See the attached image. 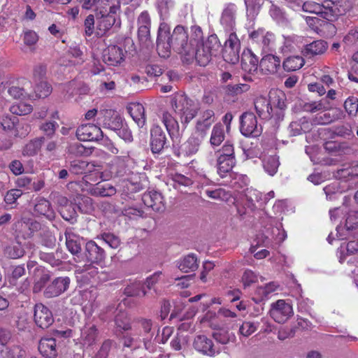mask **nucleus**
Segmentation results:
<instances>
[{
    "label": "nucleus",
    "mask_w": 358,
    "mask_h": 358,
    "mask_svg": "<svg viewBox=\"0 0 358 358\" xmlns=\"http://www.w3.org/2000/svg\"><path fill=\"white\" fill-rule=\"evenodd\" d=\"M36 213L45 216L49 220H52L55 217V213L51 207L49 201L41 198L39 199L34 206Z\"/></svg>",
    "instance_id": "obj_34"
},
{
    "label": "nucleus",
    "mask_w": 358,
    "mask_h": 358,
    "mask_svg": "<svg viewBox=\"0 0 358 358\" xmlns=\"http://www.w3.org/2000/svg\"><path fill=\"white\" fill-rule=\"evenodd\" d=\"M258 57L249 49L244 50L241 60L242 69L249 73H254L257 71L259 66Z\"/></svg>",
    "instance_id": "obj_24"
},
{
    "label": "nucleus",
    "mask_w": 358,
    "mask_h": 358,
    "mask_svg": "<svg viewBox=\"0 0 358 358\" xmlns=\"http://www.w3.org/2000/svg\"><path fill=\"white\" fill-rule=\"evenodd\" d=\"M241 43L236 34L231 32L222 47L221 53L225 62L235 64L239 61Z\"/></svg>",
    "instance_id": "obj_6"
},
{
    "label": "nucleus",
    "mask_w": 358,
    "mask_h": 358,
    "mask_svg": "<svg viewBox=\"0 0 358 358\" xmlns=\"http://www.w3.org/2000/svg\"><path fill=\"white\" fill-rule=\"evenodd\" d=\"M39 36L31 30L26 31L24 34V44L27 46V50L30 53H35L36 50V43L38 41Z\"/></svg>",
    "instance_id": "obj_43"
},
{
    "label": "nucleus",
    "mask_w": 358,
    "mask_h": 358,
    "mask_svg": "<svg viewBox=\"0 0 358 358\" xmlns=\"http://www.w3.org/2000/svg\"><path fill=\"white\" fill-rule=\"evenodd\" d=\"M172 45L168 37V24L162 22L159 24L157 38V50L161 57L166 58L171 55Z\"/></svg>",
    "instance_id": "obj_12"
},
{
    "label": "nucleus",
    "mask_w": 358,
    "mask_h": 358,
    "mask_svg": "<svg viewBox=\"0 0 358 358\" xmlns=\"http://www.w3.org/2000/svg\"><path fill=\"white\" fill-rule=\"evenodd\" d=\"M92 194L100 196H111L115 194L116 189L109 183L98 182L92 189Z\"/></svg>",
    "instance_id": "obj_41"
},
{
    "label": "nucleus",
    "mask_w": 358,
    "mask_h": 358,
    "mask_svg": "<svg viewBox=\"0 0 358 358\" xmlns=\"http://www.w3.org/2000/svg\"><path fill=\"white\" fill-rule=\"evenodd\" d=\"M84 9L94 8L96 13L106 5H109L111 0H78Z\"/></svg>",
    "instance_id": "obj_46"
},
{
    "label": "nucleus",
    "mask_w": 358,
    "mask_h": 358,
    "mask_svg": "<svg viewBox=\"0 0 358 358\" xmlns=\"http://www.w3.org/2000/svg\"><path fill=\"white\" fill-rule=\"evenodd\" d=\"M327 43L323 40L314 41L304 46L302 52L307 57L322 55L327 50Z\"/></svg>",
    "instance_id": "obj_29"
},
{
    "label": "nucleus",
    "mask_w": 358,
    "mask_h": 358,
    "mask_svg": "<svg viewBox=\"0 0 358 358\" xmlns=\"http://www.w3.org/2000/svg\"><path fill=\"white\" fill-rule=\"evenodd\" d=\"M344 108L350 116H356L358 113V99L355 96H349L344 102Z\"/></svg>",
    "instance_id": "obj_57"
},
{
    "label": "nucleus",
    "mask_w": 358,
    "mask_h": 358,
    "mask_svg": "<svg viewBox=\"0 0 358 358\" xmlns=\"http://www.w3.org/2000/svg\"><path fill=\"white\" fill-rule=\"evenodd\" d=\"M76 204L78 210L84 214H91L94 210L93 200L87 196H77Z\"/></svg>",
    "instance_id": "obj_39"
},
{
    "label": "nucleus",
    "mask_w": 358,
    "mask_h": 358,
    "mask_svg": "<svg viewBox=\"0 0 358 358\" xmlns=\"http://www.w3.org/2000/svg\"><path fill=\"white\" fill-rule=\"evenodd\" d=\"M278 157L276 156H269L264 160V169L270 175L273 176L279 166Z\"/></svg>",
    "instance_id": "obj_53"
},
{
    "label": "nucleus",
    "mask_w": 358,
    "mask_h": 358,
    "mask_svg": "<svg viewBox=\"0 0 358 358\" xmlns=\"http://www.w3.org/2000/svg\"><path fill=\"white\" fill-rule=\"evenodd\" d=\"M51 92V86L45 80L36 83L34 94H30L27 93V94L29 99H35L36 98L47 97Z\"/></svg>",
    "instance_id": "obj_40"
},
{
    "label": "nucleus",
    "mask_w": 358,
    "mask_h": 358,
    "mask_svg": "<svg viewBox=\"0 0 358 358\" xmlns=\"http://www.w3.org/2000/svg\"><path fill=\"white\" fill-rule=\"evenodd\" d=\"M236 159H229L218 156L217 158V173L221 178H224L227 174H229V176L232 178V180L230 182V186L232 188L238 189L241 187L239 182V180L241 178V176H237L231 171L232 169L236 165Z\"/></svg>",
    "instance_id": "obj_5"
},
{
    "label": "nucleus",
    "mask_w": 358,
    "mask_h": 358,
    "mask_svg": "<svg viewBox=\"0 0 358 358\" xmlns=\"http://www.w3.org/2000/svg\"><path fill=\"white\" fill-rule=\"evenodd\" d=\"M321 12L320 17L328 20L329 22L334 21L338 15V8L336 7V3L331 0H324L320 4ZM326 27L331 33H336V27L331 22H326L324 24Z\"/></svg>",
    "instance_id": "obj_14"
},
{
    "label": "nucleus",
    "mask_w": 358,
    "mask_h": 358,
    "mask_svg": "<svg viewBox=\"0 0 358 358\" xmlns=\"http://www.w3.org/2000/svg\"><path fill=\"white\" fill-rule=\"evenodd\" d=\"M69 277H58L51 281L45 288L43 295L45 298L57 297L64 293L69 287Z\"/></svg>",
    "instance_id": "obj_15"
},
{
    "label": "nucleus",
    "mask_w": 358,
    "mask_h": 358,
    "mask_svg": "<svg viewBox=\"0 0 358 358\" xmlns=\"http://www.w3.org/2000/svg\"><path fill=\"white\" fill-rule=\"evenodd\" d=\"M127 110L139 127H143L146 122L145 108L140 103H131L127 107Z\"/></svg>",
    "instance_id": "obj_28"
},
{
    "label": "nucleus",
    "mask_w": 358,
    "mask_h": 358,
    "mask_svg": "<svg viewBox=\"0 0 358 358\" xmlns=\"http://www.w3.org/2000/svg\"><path fill=\"white\" fill-rule=\"evenodd\" d=\"M258 280L257 275L251 270H245L242 275L241 281L245 289L256 283Z\"/></svg>",
    "instance_id": "obj_63"
},
{
    "label": "nucleus",
    "mask_w": 358,
    "mask_h": 358,
    "mask_svg": "<svg viewBox=\"0 0 358 358\" xmlns=\"http://www.w3.org/2000/svg\"><path fill=\"white\" fill-rule=\"evenodd\" d=\"M168 37L175 52L185 57L193 55V45L188 42V34L183 26L177 25L171 34L170 27L168 25Z\"/></svg>",
    "instance_id": "obj_3"
},
{
    "label": "nucleus",
    "mask_w": 358,
    "mask_h": 358,
    "mask_svg": "<svg viewBox=\"0 0 358 358\" xmlns=\"http://www.w3.org/2000/svg\"><path fill=\"white\" fill-rule=\"evenodd\" d=\"M76 136L81 141H99L103 138L101 129L93 124H85L78 127Z\"/></svg>",
    "instance_id": "obj_13"
},
{
    "label": "nucleus",
    "mask_w": 358,
    "mask_h": 358,
    "mask_svg": "<svg viewBox=\"0 0 358 358\" xmlns=\"http://www.w3.org/2000/svg\"><path fill=\"white\" fill-rule=\"evenodd\" d=\"M271 317L278 323H285L293 314L292 306L285 300L280 299L272 303L270 309Z\"/></svg>",
    "instance_id": "obj_10"
},
{
    "label": "nucleus",
    "mask_w": 358,
    "mask_h": 358,
    "mask_svg": "<svg viewBox=\"0 0 358 358\" xmlns=\"http://www.w3.org/2000/svg\"><path fill=\"white\" fill-rule=\"evenodd\" d=\"M244 3L246 7L247 15L254 17L259 11L264 3V0H244Z\"/></svg>",
    "instance_id": "obj_55"
},
{
    "label": "nucleus",
    "mask_w": 358,
    "mask_h": 358,
    "mask_svg": "<svg viewBox=\"0 0 358 358\" xmlns=\"http://www.w3.org/2000/svg\"><path fill=\"white\" fill-rule=\"evenodd\" d=\"M225 138L224 126L221 123L215 124L211 131L210 143L213 148L218 147Z\"/></svg>",
    "instance_id": "obj_38"
},
{
    "label": "nucleus",
    "mask_w": 358,
    "mask_h": 358,
    "mask_svg": "<svg viewBox=\"0 0 358 358\" xmlns=\"http://www.w3.org/2000/svg\"><path fill=\"white\" fill-rule=\"evenodd\" d=\"M102 58L103 62L106 64L117 66L124 61V53L120 47L112 45L103 50Z\"/></svg>",
    "instance_id": "obj_23"
},
{
    "label": "nucleus",
    "mask_w": 358,
    "mask_h": 358,
    "mask_svg": "<svg viewBox=\"0 0 358 358\" xmlns=\"http://www.w3.org/2000/svg\"><path fill=\"white\" fill-rule=\"evenodd\" d=\"M269 101L273 108L275 120H282L284 117V112L287 108L285 94L282 91H271L269 93Z\"/></svg>",
    "instance_id": "obj_16"
},
{
    "label": "nucleus",
    "mask_w": 358,
    "mask_h": 358,
    "mask_svg": "<svg viewBox=\"0 0 358 358\" xmlns=\"http://www.w3.org/2000/svg\"><path fill=\"white\" fill-rule=\"evenodd\" d=\"M27 266L29 276L24 281V287L34 282L33 292L37 293L48 281L49 275L45 273L44 269L38 266L35 261H29Z\"/></svg>",
    "instance_id": "obj_4"
},
{
    "label": "nucleus",
    "mask_w": 358,
    "mask_h": 358,
    "mask_svg": "<svg viewBox=\"0 0 358 358\" xmlns=\"http://www.w3.org/2000/svg\"><path fill=\"white\" fill-rule=\"evenodd\" d=\"M249 89L250 86L247 84H229L224 87V92L226 94L234 96L248 91Z\"/></svg>",
    "instance_id": "obj_52"
},
{
    "label": "nucleus",
    "mask_w": 358,
    "mask_h": 358,
    "mask_svg": "<svg viewBox=\"0 0 358 358\" xmlns=\"http://www.w3.org/2000/svg\"><path fill=\"white\" fill-rule=\"evenodd\" d=\"M162 121L166 127V131L171 138L178 135L179 125L178 121L172 116L171 113L167 111L163 112Z\"/></svg>",
    "instance_id": "obj_35"
},
{
    "label": "nucleus",
    "mask_w": 358,
    "mask_h": 358,
    "mask_svg": "<svg viewBox=\"0 0 358 358\" xmlns=\"http://www.w3.org/2000/svg\"><path fill=\"white\" fill-rule=\"evenodd\" d=\"M44 187V180L41 178L24 176V188L31 191H39Z\"/></svg>",
    "instance_id": "obj_47"
},
{
    "label": "nucleus",
    "mask_w": 358,
    "mask_h": 358,
    "mask_svg": "<svg viewBox=\"0 0 358 358\" xmlns=\"http://www.w3.org/2000/svg\"><path fill=\"white\" fill-rule=\"evenodd\" d=\"M238 7L234 3H227L221 13L220 23L227 31H233L236 27Z\"/></svg>",
    "instance_id": "obj_19"
},
{
    "label": "nucleus",
    "mask_w": 358,
    "mask_h": 358,
    "mask_svg": "<svg viewBox=\"0 0 358 358\" xmlns=\"http://www.w3.org/2000/svg\"><path fill=\"white\" fill-rule=\"evenodd\" d=\"M255 110L262 119L270 120L274 118L273 108L271 101L264 96L257 97L254 101Z\"/></svg>",
    "instance_id": "obj_25"
},
{
    "label": "nucleus",
    "mask_w": 358,
    "mask_h": 358,
    "mask_svg": "<svg viewBox=\"0 0 358 358\" xmlns=\"http://www.w3.org/2000/svg\"><path fill=\"white\" fill-rule=\"evenodd\" d=\"M212 337L217 343L222 345H227L230 342L231 337H234V336L226 329H220L212 333Z\"/></svg>",
    "instance_id": "obj_51"
},
{
    "label": "nucleus",
    "mask_w": 358,
    "mask_h": 358,
    "mask_svg": "<svg viewBox=\"0 0 358 358\" xmlns=\"http://www.w3.org/2000/svg\"><path fill=\"white\" fill-rule=\"evenodd\" d=\"M212 57V55L201 44V45L196 49L193 48V55L186 56L185 59L187 62L195 59L200 66H205L210 62Z\"/></svg>",
    "instance_id": "obj_31"
},
{
    "label": "nucleus",
    "mask_w": 358,
    "mask_h": 358,
    "mask_svg": "<svg viewBox=\"0 0 358 358\" xmlns=\"http://www.w3.org/2000/svg\"><path fill=\"white\" fill-rule=\"evenodd\" d=\"M38 350L45 358H55L57 356L55 338H41L38 343Z\"/></svg>",
    "instance_id": "obj_27"
},
{
    "label": "nucleus",
    "mask_w": 358,
    "mask_h": 358,
    "mask_svg": "<svg viewBox=\"0 0 358 358\" xmlns=\"http://www.w3.org/2000/svg\"><path fill=\"white\" fill-rule=\"evenodd\" d=\"M99 165H95L94 163L87 162L84 160L74 159L71 161L69 166V171L71 174H88L85 175L87 178L91 173H94L96 176H101L102 172Z\"/></svg>",
    "instance_id": "obj_9"
},
{
    "label": "nucleus",
    "mask_w": 358,
    "mask_h": 358,
    "mask_svg": "<svg viewBox=\"0 0 358 358\" xmlns=\"http://www.w3.org/2000/svg\"><path fill=\"white\" fill-rule=\"evenodd\" d=\"M66 245L68 250L75 257L74 259L78 263H81L83 251L82 250L80 241L66 237Z\"/></svg>",
    "instance_id": "obj_37"
},
{
    "label": "nucleus",
    "mask_w": 358,
    "mask_h": 358,
    "mask_svg": "<svg viewBox=\"0 0 358 358\" xmlns=\"http://www.w3.org/2000/svg\"><path fill=\"white\" fill-rule=\"evenodd\" d=\"M47 65L39 63L33 68V80L36 83L45 81L46 80Z\"/></svg>",
    "instance_id": "obj_54"
},
{
    "label": "nucleus",
    "mask_w": 358,
    "mask_h": 358,
    "mask_svg": "<svg viewBox=\"0 0 358 358\" xmlns=\"http://www.w3.org/2000/svg\"><path fill=\"white\" fill-rule=\"evenodd\" d=\"M216 153L218 157L236 159L234 146L230 141H226Z\"/></svg>",
    "instance_id": "obj_59"
},
{
    "label": "nucleus",
    "mask_w": 358,
    "mask_h": 358,
    "mask_svg": "<svg viewBox=\"0 0 358 358\" xmlns=\"http://www.w3.org/2000/svg\"><path fill=\"white\" fill-rule=\"evenodd\" d=\"M201 143V139H200L199 137L191 136L178 148L174 147L173 152L178 157H191L199 151Z\"/></svg>",
    "instance_id": "obj_17"
},
{
    "label": "nucleus",
    "mask_w": 358,
    "mask_h": 358,
    "mask_svg": "<svg viewBox=\"0 0 358 358\" xmlns=\"http://www.w3.org/2000/svg\"><path fill=\"white\" fill-rule=\"evenodd\" d=\"M177 266L184 273L195 271L199 267L197 257L194 254H189L178 262Z\"/></svg>",
    "instance_id": "obj_33"
},
{
    "label": "nucleus",
    "mask_w": 358,
    "mask_h": 358,
    "mask_svg": "<svg viewBox=\"0 0 358 358\" xmlns=\"http://www.w3.org/2000/svg\"><path fill=\"white\" fill-rule=\"evenodd\" d=\"M115 329L117 336H120L124 331L131 329V320L124 311L120 310L115 316Z\"/></svg>",
    "instance_id": "obj_30"
},
{
    "label": "nucleus",
    "mask_w": 358,
    "mask_h": 358,
    "mask_svg": "<svg viewBox=\"0 0 358 358\" xmlns=\"http://www.w3.org/2000/svg\"><path fill=\"white\" fill-rule=\"evenodd\" d=\"M43 141V138H37L30 141L26 144L24 151L27 155H34L40 150Z\"/></svg>",
    "instance_id": "obj_58"
},
{
    "label": "nucleus",
    "mask_w": 358,
    "mask_h": 358,
    "mask_svg": "<svg viewBox=\"0 0 358 358\" xmlns=\"http://www.w3.org/2000/svg\"><path fill=\"white\" fill-rule=\"evenodd\" d=\"M215 113L211 109H207L200 113L195 126V131L201 138H204L211 125L215 122Z\"/></svg>",
    "instance_id": "obj_20"
},
{
    "label": "nucleus",
    "mask_w": 358,
    "mask_h": 358,
    "mask_svg": "<svg viewBox=\"0 0 358 358\" xmlns=\"http://www.w3.org/2000/svg\"><path fill=\"white\" fill-rule=\"evenodd\" d=\"M304 65V59L300 56L287 57L282 63V67L286 71H294L300 69Z\"/></svg>",
    "instance_id": "obj_42"
},
{
    "label": "nucleus",
    "mask_w": 358,
    "mask_h": 358,
    "mask_svg": "<svg viewBox=\"0 0 358 358\" xmlns=\"http://www.w3.org/2000/svg\"><path fill=\"white\" fill-rule=\"evenodd\" d=\"M142 201L145 206L155 212H162L165 209L164 199L159 192L151 190L145 192Z\"/></svg>",
    "instance_id": "obj_21"
},
{
    "label": "nucleus",
    "mask_w": 358,
    "mask_h": 358,
    "mask_svg": "<svg viewBox=\"0 0 358 358\" xmlns=\"http://www.w3.org/2000/svg\"><path fill=\"white\" fill-rule=\"evenodd\" d=\"M262 51L264 53L272 52L275 50V35L271 32H266L261 35Z\"/></svg>",
    "instance_id": "obj_48"
},
{
    "label": "nucleus",
    "mask_w": 358,
    "mask_h": 358,
    "mask_svg": "<svg viewBox=\"0 0 358 358\" xmlns=\"http://www.w3.org/2000/svg\"><path fill=\"white\" fill-rule=\"evenodd\" d=\"M109 5H106L96 13V29L98 34H104L113 26L120 28L121 22L119 17L120 10V0H111Z\"/></svg>",
    "instance_id": "obj_2"
},
{
    "label": "nucleus",
    "mask_w": 358,
    "mask_h": 358,
    "mask_svg": "<svg viewBox=\"0 0 358 358\" xmlns=\"http://www.w3.org/2000/svg\"><path fill=\"white\" fill-rule=\"evenodd\" d=\"M281 60L278 56L268 52L259 62V68L266 73H275L280 66Z\"/></svg>",
    "instance_id": "obj_26"
},
{
    "label": "nucleus",
    "mask_w": 358,
    "mask_h": 358,
    "mask_svg": "<svg viewBox=\"0 0 358 358\" xmlns=\"http://www.w3.org/2000/svg\"><path fill=\"white\" fill-rule=\"evenodd\" d=\"M41 228V223L34 219L29 218L27 221L24 220V234L27 237L34 236V234L38 233Z\"/></svg>",
    "instance_id": "obj_49"
},
{
    "label": "nucleus",
    "mask_w": 358,
    "mask_h": 358,
    "mask_svg": "<svg viewBox=\"0 0 358 358\" xmlns=\"http://www.w3.org/2000/svg\"><path fill=\"white\" fill-rule=\"evenodd\" d=\"M98 336V330L94 325L85 327L82 330V338L84 343L87 345L94 344Z\"/></svg>",
    "instance_id": "obj_44"
},
{
    "label": "nucleus",
    "mask_w": 358,
    "mask_h": 358,
    "mask_svg": "<svg viewBox=\"0 0 358 358\" xmlns=\"http://www.w3.org/2000/svg\"><path fill=\"white\" fill-rule=\"evenodd\" d=\"M94 263L87 262L83 266H76V272L83 274L87 279L94 278L98 274V268L94 266Z\"/></svg>",
    "instance_id": "obj_45"
},
{
    "label": "nucleus",
    "mask_w": 358,
    "mask_h": 358,
    "mask_svg": "<svg viewBox=\"0 0 358 358\" xmlns=\"http://www.w3.org/2000/svg\"><path fill=\"white\" fill-rule=\"evenodd\" d=\"M141 289L143 284L141 282H135L124 288V294L127 296H141Z\"/></svg>",
    "instance_id": "obj_64"
},
{
    "label": "nucleus",
    "mask_w": 358,
    "mask_h": 358,
    "mask_svg": "<svg viewBox=\"0 0 358 358\" xmlns=\"http://www.w3.org/2000/svg\"><path fill=\"white\" fill-rule=\"evenodd\" d=\"M170 105L180 117L182 124L187 125L197 115L199 103L184 93H175L170 97Z\"/></svg>",
    "instance_id": "obj_1"
},
{
    "label": "nucleus",
    "mask_w": 358,
    "mask_h": 358,
    "mask_svg": "<svg viewBox=\"0 0 358 358\" xmlns=\"http://www.w3.org/2000/svg\"><path fill=\"white\" fill-rule=\"evenodd\" d=\"M150 148L152 153L159 154L167 147V138L162 128L155 125L150 130Z\"/></svg>",
    "instance_id": "obj_18"
},
{
    "label": "nucleus",
    "mask_w": 358,
    "mask_h": 358,
    "mask_svg": "<svg viewBox=\"0 0 358 358\" xmlns=\"http://www.w3.org/2000/svg\"><path fill=\"white\" fill-rule=\"evenodd\" d=\"M269 13L273 20H274L278 24L287 27L291 23V16L287 13L283 8H281L276 5H271Z\"/></svg>",
    "instance_id": "obj_32"
},
{
    "label": "nucleus",
    "mask_w": 358,
    "mask_h": 358,
    "mask_svg": "<svg viewBox=\"0 0 358 358\" xmlns=\"http://www.w3.org/2000/svg\"><path fill=\"white\" fill-rule=\"evenodd\" d=\"M106 258L104 250L98 245L94 241H90L85 243L82 256L81 263L90 262L99 264Z\"/></svg>",
    "instance_id": "obj_11"
},
{
    "label": "nucleus",
    "mask_w": 358,
    "mask_h": 358,
    "mask_svg": "<svg viewBox=\"0 0 358 358\" xmlns=\"http://www.w3.org/2000/svg\"><path fill=\"white\" fill-rule=\"evenodd\" d=\"M34 317L36 324L42 329L49 327L54 321L51 311L42 303L35 305Z\"/></svg>",
    "instance_id": "obj_22"
},
{
    "label": "nucleus",
    "mask_w": 358,
    "mask_h": 358,
    "mask_svg": "<svg viewBox=\"0 0 358 358\" xmlns=\"http://www.w3.org/2000/svg\"><path fill=\"white\" fill-rule=\"evenodd\" d=\"M117 347V343L111 339L104 341L96 354L97 358H107L110 350Z\"/></svg>",
    "instance_id": "obj_56"
},
{
    "label": "nucleus",
    "mask_w": 358,
    "mask_h": 358,
    "mask_svg": "<svg viewBox=\"0 0 358 358\" xmlns=\"http://www.w3.org/2000/svg\"><path fill=\"white\" fill-rule=\"evenodd\" d=\"M173 186L174 188H180L181 186L189 187L192 185L193 182L191 178L180 174L176 173L172 176Z\"/></svg>",
    "instance_id": "obj_61"
},
{
    "label": "nucleus",
    "mask_w": 358,
    "mask_h": 358,
    "mask_svg": "<svg viewBox=\"0 0 358 358\" xmlns=\"http://www.w3.org/2000/svg\"><path fill=\"white\" fill-rule=\"evenodd\" d=\"M240 130L245 136H259L262 133V127L252 113L245 112L240 117Z\"/></svg>",
    "instance_id": "obj_8"
},
{
    "label": "nucleus",
    "mask_w": 358,
    "mask_h": 358,
    "mask_svg": "<svg viewBox=\"0 0 358 358\" xmlns=\"http://www.w3.org/2000/svg\"><path fill=\"white\" fill-rule=\"evenodd\" d=\"M4 255L10 259H17L22 257V248L17 242V245H9L4 250Z\"/></svg>",
    "instance_id": "obj_60"
},
{
    "label": "nucleus",
    "mask_w": 358,
    "mask_h": 358,
    "mask_svg": "<svg viewBox=\"0 0 358 358\" xmlns=\"http://www.w3.org/2000/svg\"><path fill=\"white\" fill-rule=\"evenodd\" d=\"M192 347L196 352L205 356L215 357L220 353V348L214 344L210 338L204 334L194 336Z\"/></svg>",
    "instance_id": "obj_7"
},
{
    "label": "nucleus",
    "mask_w": 358,
    "mask_h": 358,
    "mask_svg": "<svg viewBox=\"0 0 358 358\" xmlns=\"http://www.w3.org/2000/svg\"><path fill=\"white\" fill-rule=\"evenodd\" d=\"M202 45L208 50L213 57H217L222 52V45L216 34L209 36Z\"/></svg>",
    "instance_id": "obj_36"
},
{
    "label": "nucleus",
    "mask_w": 358,
    "mask_h": 358,
    "mask_svg": "<svg viewBox=\"0 0 358 358\" xmlns=\"http://www.w3.org/2000/svg\"><path fill=\"white\" fill-rule=\"evenodd\" d=\"M101 238L106 244L113 249H117L121 244L120 238L109 232L101 234Z\"/></svg>",
    "instance_id": "obj_62"
},
{
    "label": "nucleus",
    "mask_w": 358,
    "mask_h": 358,
    "mask_svg": "<svg viewBox=\"0 0 358 358\" xmlns=\"http://www.w3.org/2000/svg\"><path fill=\"white\" fill-rule=\"evenodd\" d=\"M66 152L75 157L87 155L89 153L88 149L78 142L69 144L66 148Z\"/></svg>",
    "instance_id": "obj_50"
}]
</instances>
